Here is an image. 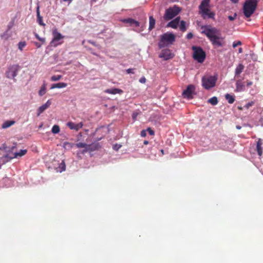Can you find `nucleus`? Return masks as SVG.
Instances as JSON below:
<instances>
[{
	"instance_id": "10",
	"label": "nucleus",
	"mask_w": 263,
	"mask_h": 263,
	"mask_svg": "<svg viewBox=\"0 0 263 263\" xmlns=\"http://www.w3.org/2000/svg\"><path fill=\"white\" fill-rule=\"evenodd\" d=\"M52 35L53 37L50 43V44L52 46L56 47L59 44L58 42L63 39L64 36L59 32L57 29L53 30Z\"/></svg>"
},
{
	"instance_id": "42",
	"label": "nucleus",
	"mask_w": 263,
	"mask_h": 263,
	"mask_svg": "<svg viewBox=\"0 0 263 263\" xmlns=\"http://www.w3.org/2000/svg\"><path fill=\"white\" fill-rule=\"evenodd\" d=\"M138 115H139L138 112H137V111L134 112L132 115L133 119L135 120L136 119L137 116H138Z\"/></svg>"
},
{
	"instance_id": "37",
	"label": "nucleus",
	"mask_w": 263,
	"mask_h": 263,
	"mask_svg": "<svg viewBox=\"0 0 263 263\" xmlns=\"http://www.w3.org/2000/svg\"><path fill=\"white\" fill-rule=\"evenodd\" d=\"M146 132H147L148 133V134L151 135V136H153L155 134V132L150 127H148L147 129H146Z\"/></svg>"
},
{
	"instance_id": "39",
	"label": "nucleus",
	"mask_w": 263,
	"mask_h": 263,
	"mask_svg": "<svg viewBox=\"0 0 263 263\" xmlns=\"http://www.w3.org/2000/svg\"><path fill=\"white\" fill-rule=\"evenodd\" d=\"M241 42L240 41L234 42L233 43V48L236 47L237 46L241 45Z\"/></svg>"
},
{
	"instance_id": "56",
	"label": "nucleus",
	"mask_w": 263,
	"mask_h": 263,
	"mask_svg": "<svg viewBox=\"0 0 263 263\" xmlns=\"http://www.w3.org/2000/svg\"><path fill=\"white\" fill-rule=\"evenodd\" d=\"M236 128H237V129H240L241 128V126H239V125H237V126H236Z\"/></svg>"
},
{
	"instance_id": "28",
	"label": "nucleus",
	"mask_w": 263,
	"mask_h": 263,
	"mask_svg": "<svg viewBox=\"0 0 263 263\" xmlns=\"http://www.w3.org/2000/svg\"><path fill=\"white\" fill-rule=\"evenodd\" d=\"M208 102L213 105H215L218 103V99L216 97H213L209 99Z\"/></svg>"
},
{
	"instance_id": "43",
	"label": "nucleus",
	"mask_w": 263,
	"mask_h": 263,
	"mask_svg": "<svg viewBox=\"0 0 263 263\" xmlns=\"http://www.w3.org/2000/svg\"><path fill=\"white\" fill-rule=\"evenodd\" d=\"M140 135H141V136L142 137H145L146 135V130H142L141 132Z\"/></svg>"
},
{
	"instance_id": "16",
	"label": "nucleus",
	"mask_w": 263,
	"mask_h": 263,
	"mask_svg": "<svg viewBox=\"0 0 263 263\" xmlns=\"http://www.w3.org/2000/svg\"><path fill=\"white\" fill-rule=\"evenodd\" d=\"M245 90V85L241 80H238L236 83L235 91L241 92Z\"/></svg>"
},
{
	"instance_id": "49",
	"label": "nucleus",
	"mask_w": 263,
	"mask_h": 263,
	"mask_svg": "<svg viewBox=\"0 0 263 263\" xmlns=\"http://www.w3.org/2000/svg\"><path fill=\"white\" fill-rule=\"evenodd\" d=\"M180 17L179 16L178 17H177L176 18H175L174 20H175V21L177 23H179V22H180Z\"/></svg>"
},
{
	"instance_id": "27",
	"label": "nucleus",
	"mask_w": 263,
	"mask_h": 263,
	"mask_svg": "<svg viewBox=\"0 0 263 263\" xmlns=\"http://www.w3.org/2000/svg\"><path fill=\"white\" fill-rule=\"evenodd\" d=\"M46 92V84L45 83L43 84V85L41 86L39 91V95L40 96H43L44 95H45Z\"/></svg>"
},
{
	"instance_id": "6",
	"label": "nucleus",
	"mask_w": 263,
	"mask_h": 263,
	"mask_svg": "<svg viewBox=\"0 0 263 263\" xmlns=\"http://www.w3.org/2000/svg\"><path fill=\"white\" fill-rule=\"evenodd\" d=\"M192 50L194 51L193 58L199 63H202L205 59V53L201 47L193 46Z\"/></svg>"
},
{
	"instance_id": "33",
	"label": "nucleus",
	"mask_w": 263,
	"mask_h": 263,
	"mask_svg": "<svg viewBox=\"0 0 263 263\" xmlns=\"http://www.w3.org/2000/svg\"><path fill=\"white\" fill-rule=\"evenodd\" d=\"M26 43L25 42H20L18 44V49L22 51L23 48L26 46Z\"/></svg>"
},
{
	"instance_id": "2",
	"label": "nucleus",
	"mask_w": 263,
	"mask_h": 263,
	"mask_svg": "<svg viewBox=\"0 0 263 263\" xmlns=\"http://www.w3.org/2000/svg\"><path fill=\"white\" fill-rule=\"evenodd\" d=\"M210 0H203L199 6V13L203 19L215 18V13L209 9Z\"/></svg>"
},
{
	"instance_id": "38",
	"label": "nucleus",
	"mask_w": 263,
	"mask_h": 263,
	"mask_svg": "<svg viewBox=\"0 0 263 263\" xmlns=\"http://www.w3.org/2000/svg\"><path fill=\"white\" fill-rule=\"evenodd\" d=\"M121 147V145L116 144L113 145V149L115 151H118Z\"/></svg>"
},
{
	"instance_id": "40",
	"label": "nucleus",
	"mask_w": 263,
	"mask_h": 263,
	"mask_svg": "<svg viewBox=\"0 0 263 263\" xmlns=\"http://www.w3.org/2000/svg\"><path fill=\"white\" fill-rule=\"evenodd\" d=\"M236 16H237V14L236 13H235L233 16H229L228 18L230 21H234L236 18Z\"/></svg>"
},
{
	"instance_id": "5",
	"label": "nucleus",
	"mask_w": 263,
	"mask_h": 263,
	"mask_svg": "<svg viewBox=\"0 0 263 263\" xmlns=\"http://www.w3.org/2000/svg\"><path fill=\"white\" fill-rule=\"evenodd\" d=\"M216 76H204L202 78V85L206 89H210L215 86Z\"/></svg>"
},
{
	"instance_id": "19",
	"label": "nucleus",
	"mask_w": 263,
	"mask_h": 263,
	"mask_svg": "<svg viewBox=\"0 0 263 263\" xmlns=\"http://www.w3.org/2000/svg\"><path fill=\"white\" fill-rule=\"evenodd\" d=\"M67 86V83H64V82H60V83L52 84L50 87V89H53L54 88H65Z\"/></svg>"
},
{
	"instance_id": "47",
	"label": "nucleus",
	"mask_w": 263,
	"mask_h": 263,
	"mask_svg": "<svg viewBox=\"0 0 263 263\" xmlns=\"http://www.w3.org/2000/svg\"><path fill=\"white\" fill-rule=\"evenodd\" d=\"M64 146L67 145L70 147H71L72 146V144L70 143H69V142H65L64 143Z\"/></svg>"
},
{
	"instance_id": "21",
	"label": "nucleus",
	"mask_w": 263,
	"mask_h": 263,
	"mask_svg": "<svg viewBox=\"0 0 263 263\" xmlns=\"http://www.w3.org/2000/svg\"><path fill=\"white\" fill-rule=\"evenodd\" d=\"M105 92L109 94H117V93H121L122 92V90L118 88H114V89H108L105 91Z\"/></svg>"
},
{
	"instance_id": "58",
	"label": "nucleus",
	"mask_w": 263,
	"mask_h": 263,
	"mask_svg": "<svg viewBox=\"0 0 263 263\" xmlns=\"http://www.w3.org/2000/svg\"><path fill=\"white\" fill-rule=\"evenodd\" d=\"M64 2H67V1H69V2H71L72 0H63Z\"/></svg>"
},
{
	"instance_id": "34",
	"label": "nucleus",
	"mask_w": 263,
	"mask_h": 263,
	"mask_svg": "<svg viewBox=\"0 0 263 263\" xmlns=\"http://www.w3.org/2000/svg\"><path fill=\"white\" fill-rule=\"evenodd\" d=\"M59 167L60 168H61V170L60 171V172H61L62 171H64L65 170L66 165L63 161L60 163Z\"/></svg>"
},
{
	"instance_id": "20",
	"label": "nucleus",
	"mask_w": 263,
	"mask_h": 263,
	"mask_svg": "<svg viewBox=\"0 0 263 263\" xmlns=\"http://www.w3.org/2000/svg\"><path fill=\"white\" fill-rule=\"evenodd\" d=\"M244 66L242 64H239L236 67L235 71V77H237L243 71L244 69Z\"/></svg>"
},
{
	"instance_id": "4",
	"label": "nucleus",
	"mask_w": 263,
	"mask_h": 263,
	"mask_svg": "<svg viewBox=\"0 0 263 263\" xmlns=\"http://www.w3.org/2000/svg\"><path fill=\"white\" fill-rule=\"evenodd\" d=\"M175 40V36L172 33L166 32L162 34L160 37V41L158 43L160 48H162L171 45Z\"/></svg>"
},
{
	"instance_id": "41",
	"label": "nucleus",
	"mask_w": 263,
	"mask_h": 263,
	"mask_svg": "<svg viewBox=\"0 0 263 263\" xmlns=\"http://www.w3.org/2000/svg\"><path fill=\"white\" fill-rule=\"evenodd\" d=\"M254 104L253 102H250L246 104L245 106V107H246L247 109H248L250 107L252 106Z\"/></svg>"
},
{
	"instance_id": "23",
	"label": "nucleus",
	"mask_w": 263,
	"mask_h": 263,
	"mask_svg": "<svg viewBox=\"0 0 263 263\" xmlns=\"http://www.w3.org/2000/svg\"><path fill=\"white\" fill-rule=\"evenodd\" d=\"M15 123V121L13 120L11 121H6L2 124L3 128H7L13 125Z\"/></svg>"
},
{
	"instance_id": "11",
	"label": "nucleus",
	"mask_w": 263,
	"mask_h": 263,
	"mask_svg": "<svg viewBox=\"0 0 263 263\" xmlns=\"http://www.w3.org/2000/svg\"><path fill=\"white\" fill-rule=\"evenodd\" d=\"M174 55L171 53L170 50L168 49H163L160 53L159 57L163 59L164 60H168L173 58Z\"/></svg>"
},
{
	"instance_id": "26",
	"label": "nucleus",
	"mask_w": 263,
	"mask_h": 263,
	"mask_svg": "<svg viewBox=\"0 0 263 263\" xmlns=\"http://www.w3.org/2000/svg\"><path fill=\"white\" fill-rule=\"evenodd\" d=\"M149 25L148 29L149 30H151L155 27V20L154 18V17L152 16H149Z\"/></svg>"
},
{
	"instance_id": "1",
	"label": "nucleus",
	"mask_w": 263,
	"mask_h": 263,
	"mask_svg": "<svg viewBox=\"0 0 263 263\" xmlns=\"http://www.w3.org/2000/svg\"><path fill=\"white\" fill-rule=\"evenodd\" d=\"M201 29V33L208 37L214 47H220L225 45V37L221 35L219 29L210 25L202 26Z\"/></svg>"
},
{
	"instance_id": "55",
	"label": "nucleus",
	"mask_w": 263,
	"mask_h": 263,
	"mask_svg": "<svg viewBox=\"0 0 263 263\" xmlns=\"http://www.w3.org/2000/svg\"><path fill=\"white\" fill-rule=\"evenodd\" d=\"M89 42L90 43H91V44L93 45H95V42H92V41H89Z\"/></svg>"
},
{
	"instance_id": "54",
	"label": "nucleus",
	"mask_w": 263,
	"mask_h": 263,
	"mask_svg": "<svg viewBox=\"0 0 263 263\" xmlns=\"http://www.w3.org/2000/svg\"><path fill=\"white\" fill-rule=\"evenodd\" d=\"M15 147H16L15 145L12 146V147L11 148L10 151H13L15 148Z\"/></svg>"
},
{
	"instance_id": "57",
	"label": "nucleus",
	"mask_w": 263,
	"mask_h": 263,
	"mask_svg": "<svg viewBox=\"0 0 263 263\" xmlns=\"http://www.w3.org/2000/svg\"><path fill=\"white\" fill-rule=\"evenodd\" d=\"M148 142L147 141H144V144H148Z\"/></svg>"
},
{
	"instance_id": "3",
	"label": "nucleus",
	"mask_w": 263,
	"mask_h": 263,
	"mask_svg": "<svg viewBox=\"0 0 263 263\" xmlns=\"http://www.w3.org/2000/svg\"><path fill=\"white\" fill-rule=\"evenodd\" d=\"M258 0H246L243 6V12L247 17H250L255 12Z\"/></svg>"
},
{
	"instance_id": "30",
	"label": "nucleus",
	"mask_w": 263,
	"mask_h": 263,
	"mask_svg": "<svg viewBox=\"0 0 263 263\" xmlns=\"http://www.w3.org/2000/svg\"><path fill=\"white\" fill-rule=\"evenodd\" d=\"M180 30L183 32L185 31L186 30V28L185 27V22L184 21H181L180 22V24L179 26Z\"/></svg>"
},
{
	"instance_id": "29",
	"label": "nucleus",
	"mask_w": 263,
	"mask_h": 263,
	"mask_svg": "<svg viewBox=\"0 0 263 263\" xmlns=\"http://www.w3.org/2000/svg\"><path fill=\"white\" fill-rule=\"evenodd\" d=\"M60 127H59V126H58L57 125H53L52 128V129H51L52 133L54 134L59 133L60 132Z\"/></svg>"
},
{
	"instance_id": "18",
	"label": "nucleus",
	"mask_w": 263,
	"mask_h": 263,
	"mask_svg": "<svg viewBox=\"0 0 263 263\" xmlns=\"http://www.w3.org/2000/svg\"><path fill=\"white\" fill-rule=\"evenodd\" d=\"M12 159H13V157H9L8 155H6L0 158V168H1V166L4 164H5L6 162L9 161Z\"/></svg>"
},
{
	"instance_id": "15",
	"label": "nucleus",
	"mask_w": 263,
	"mask_h": 263,
	"mask_svg": "<svg viewBox=\"0 0 263 263\" xmlns=\"http://www.w3.org/2000/svg\"><path fill=\"white\" fill-rule=\"evenodd\" d=\"M50 105V101L48 100L46 103L41 106L37 110V116H39L41 114H42L44 110H45L47 108H48Z\"/></svg>"
},
{
	"instance_id": "31",
	"label": "nucleus",
	"mask_w": 263,
	"mask_h": 263,
	"mask_svg": "<svg viewBox=\"0 0 263 263\" xmlns=\"http://www.w3.org/2000/svg\"><path fill=\"white\" fill-rule=\"evenodd\" d=\"M87 145L88 144L82 142H79L76 144L78 148H84V149H87Z\"/></svg>"
},
{
	"instance_id": "52",
	"label": "nucleus",
	"mask_w": 263,
	"mask_h": 263,
	"mask_svg": "<svg viewBox=\"0 0 263 263\" xmlns=\"http://www.w3.org/2000/svg\"><path fill=\"white\" fill-rule=\"evenodd\" d=\"M231 2L234 4H236L237 3V0H231Z\"/></svg>"
},
{
	"instance_id": "7",
	"label": "nucleus",
	"mask_w": 263,
	"mask_h": 263,
	"mask_svg": "<svg viewBox=\"0 0 263 263\" xmlns=\"http://www.w3.org/2000/svg\"><path fill=\"white\" fill-rule=\"evenodd\" d=\"M20 66L18 65L14 64L8 67L6 71V77L8 79H12L15 80V78L17 76L18 71L20 70Z\"/></svg>"
},
{
	"instance_id": "45",
	"label": "nucleus",
	"mask_w": 263,
	"mask_h": 263,
	"mask_svg": "<svg viewBox=\"0 0 263 263\" xmlns=\"http://www.w3.org/2000/svg\"><path fill=\"white\" fill-rule=\"evenodd\" d=\"M146 81V79L144 77L141 78L139 80V82L141 83H144Z\"/></svg>"
},
{
	"instance_id": "59",
	"label": "nucleus",
	"mask_w": 263,
	"mask_h": 263,
	"mask_svg": "<svg viewBox=\"0 0 263 263\" xmlns=\"http://www.w3.org/2000/svg\"><path fill=\"white\" fill-rule=\"evenodd\" d=\"M238 109H239L240 110L242 109V107H238Z\"/></svg>"
},
{
	"instance_id": "51",
	"label": "nucleus",
	"mask_w": 263,
	"mask_h": 263,
	"mask_svg": "<svg viewBox=\"0 0 263 263\" xmlns=\"http://www.w3.org/2000/svg\"><path fill=\"white\" fill-rule=\"evenodd\" d=\"M247 86H250L252 85V82L250 81L247 82Z\"/></svg>"
},
{
	"instance_id": "25",
	"label": "nucleus",
	"mask_w": 263,
	"mask_h": 263,
	"mask_svg": "<svg viewBox=\"0 0 263 263\" xmlns=\"http://www.w3.org/2000/svg\"><path fill=\"white\" fill-rule=\"evenodd\" d=\"M179 24L177 23L175 20H172L167 24V27H172L174 29H176L178 26Z\"/></svg>"
},
{
	"instance_id": "14",
	"label": "nucleus",
	"mask_w": 263,
	"mask_h": 263,
	"mask_svg": "<svg viewBox=\"0 0 263 263\" xmlns=\"http://www.w3.org/2000/svg\"><path fill=\"white\" fill-rule=\"evenodd\" d=\"M121 21L125 24H128L129 26H135V27H138L139 26V23L131 18H128L125 19L121 20Z\"/></svg>"
},
{
	"instance_id": "8",
	"label": "nucleus",
	"mask_w": 263,
	"mask_h": 263,
	"mask_svg": "<svg viewBox=\"0 0 263 263\" xmlns=\"http://www.w3.org/2000/svg\"><path fill=\"white\" fill-rule=\"evenodd\" d=\"M180 11V9L176 6L170 7L166 9L163 18L165 21L170 20L175 17Z\"/></svg>"
},
{
	"instance_id": "13",
	"label": "nucleus",
	"mask_w": 263,
	"mask_h": 263,
	"mask_svg": "<svg viewBox=\"0 0 263 263\" xmlns=\"http://www.w3.org/2000/svg\"><path fill=\"white\" fill-rule=\"evenodd\" d=\"M100 147V145L98 143H94L91 144H88L87 149H84L82 153H85L87 152H92L98 149Z\"/></svg>"
},
{
	"instance_id": "35",
	"label": "nucleus",
	"mask_w": 263,
	"mask_h": 263,
	"mask_svg": "<svg viewBox=\"0 0 263 263\" xmlns=\"http://www.w3.org/2000/svg\"><path fill=\"white\" fill-rule=\"evenodd\" d=\"M256 148L258 155L261 156L262 154V149L261 146H259V147L256 146Z\"/></svg>"
},
{
	"instance_id": "46",
	"label": "nucleus",
	"mask_w": 263,
	"mask_h": 263,
	"mask_svg": "<svg viewBox=\"0 0 263 263\" xmlns=\"http://www.w3.org/2000/svg\"><path fill=\"white\" fill-rule=\"evenodd\" d=\"M134 69H132V68H129L128 69L126 70V72L127 73H134Z\"/></svg>"
},
{
	"instance_id": "60",
	"label": "nucleus",
	"mask_w": 263,
	"mask_h": 263,
	"mask_svg": "<svg viewBox=\"0 0 263 263\" xmlns=\"http://www.w3.org/2000/svg\"><path fill=\"white\" fill-rule=\"evenodd\" d=\"M237 3L238 2V0H237Z\"/></svg>"
},
{
	"instance_id": "44",
	"label": "nucleus",
	"mask_w": 263,
	"mask_h": 263,
	"mask_svg": "<svg viewBox=\"0 0 263 263\" xmlns=\"http://www.w3.org/2000/svg\"><path fill=\"white\" fill-rule=\"evenodd\" d=\"M193 37V34L191 32L187 33V34L186 35V38L187 39H191Z\"/></svg>"
},
{
	"instance_id": "22",
	"label": "nucleus",
	"mask_w": 263,
	"mask_h": 263,
	"mask_svg": "<svg viewBox=\"0 0 263 263\" xmlns=\"http://www.w3.org/2000/svg\"><path fill=\"white\" fill-rule=\"evenodd\" d=\"M27 149H21L18 152L15 153L14 154V156L12 157L14 158L21 157L24 156L27 153Z\"/></svg>"
},
{
	"instance_id": "17",
	"label": "nucleus",
	"mask_w": 263,
	"mask_h": 263,
	"mask_svg": "<svg viewBox=\"0 0 263 263\" xmlns=\"http://www.w3.org/2000/svg\"><path fill=\"white\" fill-rule=\"evenodd\" d=\"M36 16H37V22L39 24V25L41 26H45V24H44L43 21V17L40 15L39 6H37V7L36 8Z\"/></svg>"
},
{
	"instance_id": "9",
	"label": "nucleus",
	"mask_w": 263,
	"mask_h": 263,
	"mask_svg": "<svg viewBox=\"0 0 263 263\" xmlns=\"http://www.w3.org/2000/svg\"><path fill=\"white\" fill-rule=\"evenodd\" d=\"M195 94V86L193 85H189L183 91L182 95L184 98L192 99L193 98V96Z\"/></svg>"
},
{
	"instance_id": "36",
	"label": "nucleus",
	"mask_w": 263,
	"mask_h": 263,
	"mask_svg": "<svg viewBox=\"0 0 263 263\" xmlns=\"http://www.w3.org/2000/svg\"><path fill=\"white\" fill-rule=\"evenodd\" d=\"M35 36L36 39L41 41L42 43H44L45 42V39L44 37H40L37 33L35 34Z\"/></svg>"
},
{
	"instance_id": "32",
	"label": "nucleus",
	"mask_w": 263,
	"mask_h": 263,
	"mask_svg": "<svg viewBox=\"0 0 263 263\" xmlns=\"http://www.w3.org/2000/svg\"><path fill=\"white\" fill-rule=\"evenodd\" d=\"M62 77L61 75H54L51 77V80L52 81H57L60 80Z\"/></svg>"
},
{
	"instance_id": "12",
	"label": "nucleus",
	"mask_w": 263,
	"mask_h": 263,
	"mask_svg": "<svg viewBox=\"0 0 263 263\" xmlns=\"http://www.w3.org/2000/svg\"><path fill=\"white\" fill-rule=\"evenodd\" d=\"M66 124L70 129L75 130L76 131H78L83 126V123L82 122L77 124L72 122H68Z\"/></svg>"
},
{
	"instance_id": "48",
	"label": "nucleus",
	"mask_w": 263,
	"mask_h": 263,
	"mask_svg": "<svg viewBox=\"0 0 263 263\" xmlns=\"http://www.w3.org/2000/svg\"><path fill=\"white\" fill-rule=\"evenodd\" d=\"M261 145H262L261 140L260 139H259L258 140L257 143V147H259V146H261Z\"/></svg>"
},
{
	"instance_id": "53",
	"label": "nucleus",
	"mask_w": 263,
	"mask_h": 263,
	"mask_svg": "<svg viewBox=\"0 0 263 263\" xmlns=\"http://www.w3.org/2000/svg\"><path fill=\"white\" fill-rule=\"evenodd\" d=\"M238 52L239 53H241L242 52V49L241 48H239L238 49Z\"/></svg>"
},
{
	"instance_id": "24",
	"label": "nucleus",
	"mask_w": 263,
	"mask_h": 263,
	"mask_svg": "<svg viewBox=\"0 0 263 263\" xmlns=\"http://www.w3.org/2000/svg\"><path fill=\"white\" fill-rule=\"evenodd\" d=\"M225 98L228 101L229 103H230V104H232L235 101V98H234V97L232 96V95H230V94H229V93H227L225 95Z\"/></svg>"
},
{
	"instance_id": "50",
	"label": "nucleus",
	"mask_w": 263,
	"mask_h": 263,
	"mask_svg": "<svg viewBox=\"0 0 263 263\" xmlns=\"http://www.w3.org/2000/svg\"><path fill=\"white\" fill-rule=\"evenodd\" d=\"M35 45L37 46V48L41 47V44L39 43H35Z\"/></svg>"
}]
</instances>
